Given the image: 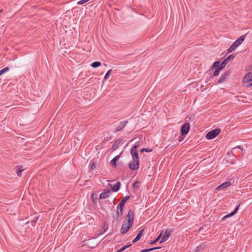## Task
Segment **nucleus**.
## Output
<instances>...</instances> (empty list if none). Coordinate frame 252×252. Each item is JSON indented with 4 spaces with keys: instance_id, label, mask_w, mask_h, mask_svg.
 <instances>
[{
    "instance_id": "7",
    "label": "nucleus",
    "mask_w": 252,
    "mask_h": 252,
    "mask_svg": "<svg viewBox=\"0 0 252 252\" xmlns=\"http://www.w3.org/2000/svg\"><path fill=\"white\" fill-rule=\"evenodd\" d=\"M235 57L233 55H230L229 56H228L220 64V69H223L226 65L227 64L228 62L231 60V59H234Z\"/></svg>"
},
{
    "instance_id": "32",
    "label": "nucleus",
    "mask_w": 252,
    "mask_h": 252,
    "mask_svg": "<svg viewBox=\"0 0 252 252\" xmlns=\"http://www.w3.org/2000/svg\"><path fill=\"white\" fill-rule=\"evenodd\" d=\"M183 136L182 134H181V135H180L178 137V140L179 142H181L183 140Z\"/></svg>"
},
{
    "instance_id": "13",
    "label": "nucleus",
    "mask_w": 252,
    "mask_h": 252,
    "mask_svg": "<svg viewBox=\"0 0 252 252\" xmlns=\"http://www.w3.org/2000/svg\"><path fill=\"white\" fill-rule=\"evenodd\" d=\"M120 158L119 156H116L110 162L111 164L114 166L116 167V161H118Z\"/></svg>"
},
{
    "instance_id": "19",
    "label": "nucleus",
    "mask_w": 252,
    "mask_h": 252,
    "mask_svg": "<svg viewBox=\"0 0 252 252\" xmlns=\"http://www.w3.org/2000/svg\"><path fill=\"white\" fill-rule=\"evenodd\" d=\"M129 197L128 196H126L124 197V198H123L121 201L120 202V203L119 204V205H121V206H122L124 207L126 202L127 201V200L128 199Z\"/></svg>"
},
{
    "instance_id": "12",
    "label": "nucleus",
    "mask_w": 252,
    "mask_h": 252,
    "mask_svg": "<svg viewBox=\"0 0 252 252\" xmlns=\"http://www.w3.org/2000/svg\"><path fill=\"white\" fill-rule=\"evenodd\" d=\"M123 208V206L118 204L117 208V214L119 217H121L122 216Z\"/></svg>"
},
{
    "instance_id": "36",
    "label": "nucleus",
    "mask_w": 252,
    "mask_h": 252,
    "mask_svg": "<svg viewBox=\"0 0 252 252\" xmlns=\"http://www.w3.org/2000/svg\"><path fill=\"white\" fill-rule=\"evenodd\" d=\"M250 74V73H248V74H247L246 75V77H245V79H246V78H247V76H249Z\"/></svg>"
},
{
    "instance_id": "29",
    "label": "nucleus",
    "mask_w": 252,
    "mask_h": 252,
    "mask_svg": "<svg viewBox=\"0 0 252 252\" xmlns=\"http://www.w3.org/2000/svg\"><path fill=\"white\" fill-rule=\"evenodd\" d=\"M89 0H81L78 1L77 4L79 5L83 4L87 2H88Z\"/></svg>"
},
{
    "instance_id": "18",
    "label": "nucleus",
    "mask_w": 252,
    "mask_h": 252,
    "mask_svg": "<svg viewBox=\"0 0 252 252\" xmlns=\"http://www.w3.org/2000/svg\"><path fill=\"white\" fill-rule=\"evenodd\" d=\"M120 183L117 182L115 185H114L112 187V189L114 191H118L120 189Z\"/></svg>"
},
{
    "instance_id": "35",
    "label": "nucleus",
    "mask_w": 252,
    "mask_h": 252,
    "mask_svg": "<svg viewBox=\"0 0 252 252\" xmlns=\"http://www.w3.org/2000/svg\"><path fill=\"white\" fill-rule=\"evenodd\" d=\"M247 81H250V85L251 86H252V79H249L248 78L247 79Z\"/></svg>"
},
{
    "instance_id": "23",
    "label": "nucleus",
    "mask_w": 252,
    "mask_h": 252,
    "mask_svg": "<svg viewBox=\"0 0 252 252\" xmlns=\"http://www.w3.org/2000/svg\"><path fill=\"white\" fill-rule=\"evenodd\" d=\"M24 170L23 169H22V167H18V169L17 170V174L18 176H21L22 175V172Z\"/></svg>"
},
{
    "instance_id": "14",
    "label": "nucleus",
    "mask_w": 252,
    "mask_h": 252,
    "mask_svg": "<svg viewBox=\"0 0 252 252\" xmlns=\"http://www.w3.org/2000/svg\"><path fill=\"white\" fill-rule=\"evenodd\" d=\"M237 47L238 46L236 45V44L234 42H233V43L230 46V47L228 49V52L229 53H231L234 51Z\"/></svg>"
},
{
    "instance_id": "30",
    "label": "nucleus",
    "mask_w": 252,
    "mask_h": 252,
    "mask_svg": "<svg viewBox=\"0 0 252 252\" xmlns=\"http://www.w3.org/2000/svg\"><path fill=\"white\" fill-rule=\"evenodd\" d=\"M139 182H136L133 184V187L136 189H138L139 188Z\"/></svg>"
},
{
    "instance_id": "39",
    "label": "nucleus",
    "mask_w": 252,
    "mask_h": 252,
    "mask_svg": "<svg viewBox=\"0 0 252 252\" xmlns=\"http://www.w3.org/2000/svg\"><path fill=\"white\" fill-rule=\"evenodd\" d=\"M2 11V10H0V13Z\"/></svg>"
},
{
    "instance_id": "21",
    "label": "nucleus",
    "mask_w": 252,
    "mask_h": 252,
    "mask_svg": "<svg viewBox=\"0 0 252 252\" xmlns=\"http://www.w3.org/2000/svg\"><path fill=\"white\" fill-rule=\"evenodd\" d=\"M100 65L101 63L99 62H94L91 64V66L94 68H96Z\"/></svg>"
},
{
    "instance_id": "15",
    "label": "nucleus",
    "mask_w": 252,
    "mask_h": 252,
    "mask_svg": "<svg viewBox=\"0 0 252 252\" xmlns=\"http://www.w3.org/2000/svg\"><path fill=\"white\" fill-rule=\"evenodd\" d=\"M109 191H105L100 193L99 197L101 199H105L108 197L109 194Z\"/></svg>"
},
{
    "instance_id": "3",
    "label": "nucleus",
    "mask_w": 252,
    "mask_h": 252,
    "mask_svg": "<svg viewBox=\"0 0 252 252\" xmlns=\"http://www.w3.org/2000/svg\"><path fill=\"white\" fill-rule=\"evenodd\" d=\"M220 132V128H216L208 132L206 135V138L208 140L214 139Z\"/></svg>"
},
{
    "instance_id": "33",
    "label": "nucleus",
    "mask_w": 252,
    "mask_h": 252,
    "mask_svg": "<svg viewBox=\"0 0 252 252\" xmlns=\"http://www.w3.org/2000/svg\"><path fill=\"white\" fill-rule=\"evenodd\" d=\"M144 151H146L147 152H150L152 151V150L151 149H142L141 150V152H143Z\"/></svg>"
},
{
    "instance_id": "28",
    "label": "nucleus",
    "mask_w": 252,
    "mask_h": 252,
    "mask_svg": "<svg viewBox=\"0 0 252 252\" xmlns=\"http://www.w3.org/2000/svg\"><path fill=\"white\" fill-rule=\"evenodd\" d=\"M111 71H112V69H110V70H108V72L106 73V74L104 76V80H106L108 79Z\"/></svg>"
},
{
    "instance_id": "5",
    "label": "nucleus",
    "mask_w": 252,
    "mask_h": 252,
    "mask_svg": "<svg viewBox=\"0 0 252 252\" xmlns=\"http://www.w3.org/2000/svg\"><path fill=\"white\" fill-rule=\"evenodd\" d=\"M171 232V230L166 229L164 232V233L163 234L162 237H161L159 243L161 244L167 241L170 237Z\"/></svg>"
},
{
    "instance_id": "2",
    "label": "nucleus",
    "mask_w": 252,
    "mask_h": 252,
    "mask_svg": "<svg viewBox=\"0 0 252 252\" xmlns=\"http://www.w3.org/2000/svg\"><path fill=\"white\" fill-rule=\"evenodd\" d=\"M131 155L132 158V161L128 164V167L133 170H135L139 168V157L136 152V147L133 146L131 149Z\"/></svg>"
},
{
    "instance_id": "9",
    "label": "nucleus",
    "mask_w": 252,
    "mask_h": 252,
    "mask_svg": "<svg viewBox=\"0 0 252 252\" xmlns=\"http://www.w3.org/2000/svg\"><path fill=\"white\" fill-rule=\"evenodd\" d=\"M128 123L127 121H123L122 122H120L119 124V125L117 126V128L116 130H115V132H116L117 131H119L122 130L125 126L126 125V124Z\"/></svg>"
},
{
    "instance_id": "4",
    "label": "nucleus",
    "mask_w": 252,
    "mask_h": 252,
    "mask_svg": "<svg viewBox=\"0 0 252 252\" xmlns=\"http://www.w3.org/2000/svg\"><path fill=\"white\" fill-rule=\"evenodd\" d=\"M230 73L231 71L229 70L224 72V73L220 77L218 80L217 83L220 84L226 81L229 78Z\"/></svg>"
},
{
    "instance_id": "37",
    "label": "nucleus",
    "mask_w": 252,
    "mask_h": 252,
    "mask_svg": "<svg viewBox=\"0 0 252 252\" xmlns=\"http://www.w3.org/2000/svg\"><path fill=\"white\" fill-rule=\"evenodd\" d=\"M105 138H106V136H105V137H104V139H105ZM106 138H107L106 140H109V139H108V137H106Z\"/></svg>"
},
{
    "instance_id": "10",
    "label": "nucleus",
    "mask_w": 252,
    "mask_h": 252,
    "mask_svg": "<svg viewBox=\"0 0 252 252\" xmlns=\"http://www.w3.org/2000/svg\"><path fill=\"white\" fill-rule=\"evenodd\" d=\"M245 38H246V35H242L240 37H239L234 42V43L238 47L239 46H240L243 43V42L244 41Z\"/></svg>"
},
{
    "instance_id": "31",
    "label": "nucleus",
    "mask_w": 252,
    "mask_h": 252,
    "mask_svg": "<svg viewBox=\"0 0 252 252\" xmlns=\"http://www.w3.org/2000/svg\"><path fill=\"white\" fill-rule=\"evenodd\" d=\"M24 137H25V136H22L18 137H17V140L18 141H21V140H25Z\"/></svg>"
},
{
    "instance_id": "20",
    "label": "nucleus",
    "mask_w": 252,
    "mask_h": 252,
    "mask_svg": "<svg viewBox=\"0 0 252 252\" xmlns=\"http://www.w3.org/2000/svg\"><path fill=\"white\" fill-rule=\"evenodd\" d=\"M220 63L219 61H216L214 63L213 66L211 68H218L220 67Z\"/></svg>"
},
{
    "instance_id": "8",
    "label": "nucleus",
    "mask_w": 252,
    "mask_h": 252,
    "mask_svg": "<svg viewBox=\"0 0 252 252\" xmlns=\"http://www.w3.org/2000/svg\"><path fill=\"white\" fill-rule=\"evenodd\" d=\"M231 184H232L230 182H228V181L222 183V184H221L220 186H218L216 188V189L219 191H220L221 190L224 189L226 188L229 187L231 185Z\"/></svg>"
},
{
    "instance_id": "40",
    "label": "nucleus",
    "mask_w": 252,
    "mask_h": 252,
    "mask_svg": "<svg viewBox=\"0 0 252 252\" xmlns=\"http://www.w3.org/2000/svg\"><path fill=\"white\" fill-rule=\"evenodd\" d=\"M116 252H118V251H117Z\"/></svg>"
},
{
    "instance_id": "6",
    "label": "nucleus",
    "mask_w": 252,
    "mask_h": 252,
    "mask_svg": "<svg viewBox=\"0 0 252 252\" xmlns=\"http://www.w3.org/2000/svg\"><path fill=\"white\" fill-rule=\"evenodd\" d=\"M190 126L189 123H185L182 126L181 133L182 135L187 134L189 130Z\"/></svg>"
},
{
    "instance_id": "24",
    "label": "nucleus",
    "mask_w": 252,
    "mask_h": 252,
    "mask_svg": "<svg viewBox=\"0 0 252 252\" xmlns=\"http://www.w3.org/2000/svg\"><path fill=\"white\" fill-rule=\"evenodd\" d=\"M9 70V68L8 67H5L4 68H3L2 69L0 70V76L2 74H3L5 72L8 71Z\"/></svg>"
},
{
    "instance_id": "25",
    "label": "nucleus",
    "mask_w": 252,
    "mask_h": 252,
    "mask_svg": "<svg viewBox=\"0 0 252 252\" xmlns=\"http://www.w3.org/2000/svg\"><path fill=\"white\" fill-rule=\"evenodd\" d=\"M222 69H220V67L216 69V70L214 72V74H213L214 76H217L219 75L220 71Z\"/></svg>"
},
{
    "instance_id": "16",
    "label": "nucleus",
    "mask_w": 252,
    "mask_h": 252,
    "mask_svg": "<svg viewBox=\"0 0 252 252\" xmlns=\"http://www.w3.org/2000/svg\"><path fill=\"white\" fill-rule=\"evenodd\" d=\"M143 141V136H138V137H136L134 138L133 139H131L130 142H141Z\"/></svg>"
},
{
    "instance_id": "1",
    "label": "nucleus",
    "mask_w": 252,
    "mask_h": 252,
    "mask_svg": "<svg viewBox=\"0 0 252 252\" xmlns=\"http://www.w3.org/2000/svg\"><path fill=\"white\" fill-rule=\"evenodd\" d=\"M134 220V214L131 210H129L124 220L121 228V232L123 234L127 232L131 227Z\"/></svg>"
},
{
    "instance_id": "27",
    "label": "nucleus",
    "mask_w": 252,
    "mask_h": 252,
    "mask_svg": "<svg viewBox=\"0 0 252 252\" xmlns=\"http://www.w3.org/2000/svg\"><path fill=\"white\" fill-rule=\"evenodd\" d=\"M129 246H130V245H126V246H125L124 247H123V248H122L121 249L119 250H118V252H122L123 251L125 250L126 249L128 248Z\"/></svg>"
},
{
    "instance_id": "38",
    "label": "nucleus",
    "mask_w": 252,
    "mask_h": 252,
    "mask_svg": "<svg viewBox=\"0 0 252 252\" xmlns=\"http://www.w3.org/2000/svg\"><path fill=\"white\" fill-rule=\"evenodd\" d=\"M116 142H120L119 140H117L116 141Z\"/></svg>"
},
{
    "instance_id": "11",
    "label": "nucleus",
    "mask_w": 252,
    "mask_h": 252,
    "mask_svg": "<svg viewBox=\"0 0 252 252\" xmlns=\"http://www.w3.org/2000/svg\"><path fill=\"white\" fill-rule=\"evenodd\" d=\"M239 205H238L234 210V211L231 212V213H229V214H227L226 215H225V216H224L222 220H224L225 219H227L229 217H232L233 216V215H234L237 212L238 210V208H239Z\"/></svg>"
},
{
    "instance_id": "26",
    "label": "nucleus",
    "mask_w": 252,
    "mask_h": 252,
    "mask_svg": "<svg viewBox=\"0 0 252 252\" xmlns=\"http://www.w3.org/2000/svg\"><path fill=\"white\" fill-rule=\"evenodd\" d=\"M159 249V247L158 248H152V249H146V250H144L143 251H142L141 252H150V251H152L154 250H156V249Z\"/></svg>"
},
{
    "instance_id": "22",
    "label": "nucleus",
    "mask_w": 252,
    "mask_h": 252,
    "mask_svg": "<svg viewBox=\"0 0 252 252\" xmlns=\"http://www.w3.org/2000/svg\"><path fill=\"white\" fill-rule=\"evenodd\" d=\"M162 233L161 232L160 234L159 235V236L154 241H152L150 244L151 245H153V244H155L156 242L159 241L162 236Z\"/></svg>"
},
{
    "instance_id": "17",
    "label": "nucleus",
    "mask_w": 252,
    "mask_h": 252,
    "mask_svg": "<svg viewBox=\"0 0 252 252\" xmlns=\"http://www.w3.org/2000/svg\"><path fill=\"white\" fill-rule=\"evenodd\" d=\"M143 230H142L139 232V233L138 234V235H137L136 238L133 240V241H132L133 243H135V242H137L141 238L142 233H143Z\"/></svg>"
},
{
    "instance_id": "34",
    "label": "nucleus",
    "mask_w": 252,
    "mask_h": 252,
    "mask_svg": "<svg viewBox=\"0 0 252 252\" xmlns=\"http://www.w3.org/2000/svg\"><path fill=\"white\" fill-rule=\"evenodd\" d=\"M95 164L94 163H93L91 166V168L93 169L94 168H95Z\"/></svg>"
}]
</instances>
